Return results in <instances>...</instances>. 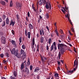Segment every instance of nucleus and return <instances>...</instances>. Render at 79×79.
<instances>
[{"mask_svg": "<svg viewBox=\"0 0 79 79\" xmlns=\"http://www.w3.org/2000/svg\"><path fill=\"white\" fill-rule=\"evenodd\" d=\"M57 47L58 50L61 49L60 52L62 55H63V53H64L65 52V50H64V47H67V46L63 44H60V43H59L58 44Z\"/></svg>", "mask_w": 79, "mask_h": 79, "instance_id": "obj_1", "label": "nucleus"}, {"mask_svg": "<svg viewBox=\"0 0 79 79\" xmlns=\"http://www.w3.org/2000/svg\"><path fill=\"white\" fill-rule=\"evenodd\" d=\"M64 6L65 9L64 7H62L64 9V10H63V9L61 8L62 11V12L63 13H64V14H66V12H65V11L67 12V13H68V14H69V10H68V7H67L66 6V5L65 4H64Z\"/></svg>", "mask_w": 79, "mask_h": 79, "instance_id": "obj_2", "label": "nucleus"}, {"mask_svg": "<svg viewBox=\"0 0 79 79\" xmlns=\"http://www.w3.org/2000/svg\"><path fill=\"white\" fill-rule=\"evenodd\" d=\"M73 69V70L75 71L77 69V66H78V61L77 60H75L74 62V67H75Z\"/></svg>", "mask_w": 79, "mask_h": 79, "instance_id": "obj_3", "label": "nucleus"}, {"mask_svg": "<svg viewBox=\"0 0 79 79\" xmlns=\"http://www.w3.org/2000/svg\"><path fill=\"white\" fill-rule=\"evenodd\" d=\"M45 7L47 10H48V9L51 10L52 7L51 6V4L50 3H48L47 2H46Z\"/></svg>", "mask_w": 79, "mask_h": 79, "instance_id": "obj_4", "label": "nucleus"}, {"mask_svg": "<svg viewBox=\"0 0 79 79\" xmlns=\"http://www.w3.org/2000/svg\"><path fill=\"white\" fill-rule=\"evenodd\" d=\"M39 5H41V4H44V5H45L46 4V1L45 0H39Z\"/></svg>", "mask_w": 79, "mask_h": 79, "instance_id": "obj_5", "label": "nucleus"}, {"mask_svg": "<svg viewBox=\"0 0 79 79\" xmlns=\"http://www.w3.org/2000/svg\"><path fill=\"white\" fill-rule=\"evenodd\" d=\"M23 72L24 73H27V75H29V70L28 68L27 67L25 68V69L23 70Z\"/></svg>", "mask_w": 79, "mask_h": 79, "instance_id": "obj_6", "label": "nucleus"}, {"mask_svg": "<svg viewBox=\"0 0 79 79\" xmlns=\"http://www.w3.org/2000/svg\"><path fill=\"white\" fill-rule=\"evenodd\" d=\"M2 40V43L3 44H6V39L3 36H2L1 38Z\"/></svg>", "mask_w": 79, "mask_h": 79, "instance_id": "obj_7", "label": "nucleus"}, {"mask_svg": "<svg viewBox=\"0 0 79 79\" xmlns=\"http://www.w3.org/2000/svg\"><path fill=\"white\" fill-rule=\"evenodd\" d=\"M41 59L43 64H45V60H47V58H46V57H45L44 56H43L41 58Z\"/></svg>", "mask_w": 79, "mask_h": 79, "instance_id": "obj_8", "label": "nucleus"}, {"mask_svg": "<svg viewBox=\"0 0 79 79\" xmlns=\"http://www.w3.org/2000/svg\"><path fill=\"white\" fill-rule=\"evenodd\" d=\"M16 49L15 48H13L11 51V53H12V55H15L16 53Z\"/></svg>", "mask_w": 79, "mask_h": 79, "instance_id": "obj_9", "label": "nucleus"}, {"mask_svg": "<svg viewBox=\"0 0 79 79\" xmlns=\"http://www.w3.org/2000/svg\"><path fill=\"white\" fill-rule=\"evenodd\" d=\"M11 43L12 44L14 45V47L16 48L17 46L16 45V42H15V41H14V40H12L11 41Z\"/></svg>", "mask_w": 79, "mask_h": 79, "instance_id": "obj_10", "label": "nucleus"}, {"mask_svg": "<svg viewBox=\"0 0 79 79\" xmlns=\"http://www.w3.org/2000/svg\"><path fill=\"white\" fill-rule=\"evenodd\" d=\"M28 27L29 29L30 30L33 29H34V26L31 23H29Z\"/></svg>", "mask_w": 79, "mask_h": 79, "instance_id": "obj_11", "label": "nucleus"}, {"mask_svg": "<svg viewBox=\"0 0 79 79\" xmlns=\"http://www.w3.org/2000/svg\"><path fill=\"white\" fill-rule=\"evenodd\" d=\"M18 58H19V55L18 54V49L16 50V53L14 54Z\"/></svg>", "mask_w": 79, "mask_h": 79, "instance_id": "obj_12", "label": "nucleus"}, {"mask_svg": "<svg viewBox=\"0 0 79 79\" xmlns=\"http://www.w3.org/2000/svg\"><path fill=\"white\" fill-rule=\"evenodd\" d=\"M39 70H40L39 68L37 67L35 69L34 72V73H38V71Z\"/></svg>", "mask_w": 79, "mask_h": 79, "instance_id": "obj_13", "label": "nucleus"}, {"mask_svg": "<svg viewBox=\"0 0 79 79\" xmlns=\"http://www.w3.org/2000/svg\"><path fill=\"white\" fill-rule=\"evenodd\" d=\"M67 74H71L72 73H74V71L73 70H67Z\"/></svg>", "mask_w": 79, "mask_h": 79, "instance_id": "obj_14", "label": "nucleus"}, {"mask_svg": "<svg viewBox=\"0 0 79 79\" xmlns=\"http://www.w3.org/2000/svg\"><path fill=\"white\" fill-rule=\"evenodd\" d=\"M15 24V22H13V20H11V23H10V26H11L12 25V26H14Z\"/></svg>", "mask_w": 79, "mask_h": 79, "instance_id": "obj_15", "label": "nucleus"}, {"mask_svg": "<svg viewBox=\"0 0 79 79\" xmlns=\"http://www.w3.org/2000/svg\"><path fill=\"white\" fill-rule=\"evenodd\" d=\"M0 3L1 5H5L6 4V2L3 1H0Z\"/></svg>", "mask_w": 79, "mask_h": 79, "instance_id": "obj_16", "label": "nucleus"}, {"mask_svg": "<svg viewBox=\"0 0 79 79\" xmlns=\"http://www.w3.org/2000/svg\"><path fill=\"white\" fill-rule=\"evenodd\" d=\"M17 6L18 8H19V10H21V7H22V4L19 3L18 5H17Z\"/></svg>", "mask_w": 79, "mask_h": 79, "instance_id": "obj_17", "label": "nucleus"}, {"mask_svg": "<svg viewBox=\"0 0 79 79\" xmlns=\"http://www.w3.org/2000/svg\"><path fill=\"white\" fill-rule=\"evenodd\" d=\"M22 57L24 59V58H26V53H24L22 56Z\"/></svg>", "mask_w": 79, "mask_h": 79, "instance_id": "obj_18", "label": "nucleus"}, {"mask_svg": "<svg viewBox=\"0 0 79 79\" xmlns=\"http://www.w3.org/2000/svg\"><path fill=\"white\" fill-rule=\"evenodd\" d=\"M6 24H9V19L8 18H7L6 19Z\"/></svg>", "mask_w": 79, "mask_h": 79, "instance_id": "obj_19", "label": "nucleus"}, {"mask_svg": "<svg viewBox=\"0 0 79 79\" xmlns=\"http://www.w3.org/2000/svg\"><path fill=\"white\" fill-rule=\"evenodd\" d=\"M31 64V62H30V60L28 59V60L27 62V65L29 66V65Z\"/></svg>", "mask_w": 79, "mask_h": 79, "instance_id": "obj_20", "label": "nucleus"}, {"mask_svg": "<svg viewBox=\"0 0 79 79\" xmlns=\"http://www.w3.org/2000/svg\"><path fill=\"white\" fill-rule=\"evenodd\" d=\"M32 45L33 46H34L35 45V38H34L32 40Z\"/></svg>", "mask_w": 79, "mask_h": 79, "instance_id": "obj_21", "label": "nucleus"}, {"mask_svg": "<svg viewBox=\"0 0 79 79\" xmlns=\"http://www.w3.org/2000/svg\"><path fill=\"white\" fill-rule=\"evenodd\" d=\"M44 37H41L40 38V42L41 43H44Z\"/></svg>", "mask_w": 79, "mask_h": 79, "instance_id": "obj_22", "label": "nucleus"}, {"mask_svg": "<svg viewBox=\"0 0 79 79\" xmlns=\"http://www.w3.org/2000/svg\"><path fill=\"white\" fill-rule=\"evenodd\" d=\"M45 16L46 17L47 19H48L49 18V14L48 13H46L45 15Z\"/></svg>", "mask_w": 79, "mask_h": 79, "instance_id": "obj_23", "label": "nucleus"}, {"mask_svg": "<svg viewBox=\"0 0 79 79\" xmlns=\"http://www.w3.org/2000/svg\"><path fill=\"white\" fill-rule=\"evenodd\" d=\"M55 32L57 36L59 37V34L58 33V31H57V30H55Z\"/></svg>", "mask_w": 79, "mask_h": 79, "instance_id": "obj_24", "label": "nucleus"}, {"mask_svg": "<svg viewBox=\"0 0 79 79\" xmlns=\"http://www.w3.org/2000/svg\"><path fill=\"white\" fill-rule=\"evenodd\" d=\"M20 51H20V55H23V53H25V52H24V51L22 49H21Z\"/></svg>", "mask_w": 79, "mask_h": 79, "instance_id": "obj_25", "label": "nucleus"}, {"mask_svg": "<svg viewBox=\"0 0 79 79\" xmlns=\"http://www.w3.org/2000/svg\"><path fill=\"white\" fill-rule=\"evenodd\" d=\"M59 74H58L57 73H56L54 74V77H59Z\"/></svg>", "mask_w": 79, "mask_h": 79, "instance_id": "obj_26", "label": "nucleus"}, {"mask_svg": "<svg viewBox=\"0 0 79 79\" xmlns=\"http://www.w3.org/2000/svg\"><path fill=\"white\" fill-rule=\"evenodd\" d=\"M13 74L15 77H16V76H17V73L16 72V71H14Z\"/></svg>", "mask_w": 79, "mask_h": 79, "instance_id": "obj_27", "label": "nucleus"}, {"mask_svg": "<svg viewBox=\"0 0 79 79\" xmlns=\"http://www.w3.org/2000/svg\"><path fill=\"white\" fill-rule=\"evenodd\" d=\"M6 24V23H5V21H3L2 23V27H3L5 26Z\"/></svg>", "mask_w": 79, "mask_h": 79, "instance_id": "obj_28", "label": "nucleus"}, {"mask_svg": "<svg viewBox=\"0 0 79 79\" xmlns=\"http://www.w3.org/2000/svg\"><path fill=\"white\" fill-rule=\"evenodd\" d=\"M28 39H30L31 37V32H28Z\"/></svg>", "mask_w": 79, "mask_h": 79, "instance_id": "obj_29", "label": "nucleus"}, {"mask_svg": "<svg viewBox=\"0 0 79 79\" xmlns=\"http://www.w3.org/2000/svg\"><path fill=\"white\" fill-rule=\"evenodd\" d=\"M61 52H59L58 55V56L59 57V59H60V58H61Z\"/></svg>", "mask_w": 79, "mask_h": 79, "instance_id": "obj_30", "label": "nucleus"}, {"mask_svg": "<svg viewBox=\"0 0 79 79\" xmlns=\"http://www.w3.org/2000/svg\"><path fill=\"white\" fill-rule=\"evenodd\" d=\"M52 39L51 38H49L48 40V43L49 44H51L52 43Z\"/></svg>", "mask_w": 79, "mask_h": 79, "instance_id": "obj_31", "label": "nucleus"}, {"mask_svg": "<svg viewBox=\"0 0 79 79\" xmlns=\"http://www.w3.org/2000/svg\"><path fill=\"white\" fill-rule=\"evenodd\" d=\"M22 48L23 50H25L26 49V46L24 45V44H23L22 45Z\"/></svg>", "mask_w": 79, "mask_h": 79, "instance_id": "obj_32", "label": "nucleus"}, {"mask_svg": "<svg viewBox=\"0 0 79 79\" xmlns=\"http://www.w3.org/2000/svg\"><path fill=\"white\" fill-rule=\"evenodd\" d=\"M54 48V46L53 45H52L51 47V51H52V50H53Z\"/></svg>", "mask_w": 79, "mask_h": 79, "instance_id": "obj_33", "label": "nucleus"}, {"mask_svg": "<svg viewBox=\"0 0 79 79\" xmlns=\"http://www.w3.org/2000/svg\"><path fill=\"white\" fill-rule=\"evenodd\" d=\"M19 42L20 43H21V42H22V37H20L19 38Z\"/></svg>", "mask_w": 79, "mask_h": 79, "instance_id": "obj_34", "label": "nucleus"}, {"mask_svg": "<svg viewBox=\"0 0 79 79\" xmlns=\"http://www.w3.org/2000/svg\"><path fill=\"white\" fill-rule=\"evenodd\" d=\"M25 34L26 36H27V31L26 30H25Z\"/></svg>", "mask_w": 79, "mask_h": 79, "instance_id": "obj_35", "label": "nucleus"}, {"mask_svg": "<svg viewBox=\"0 0 79 79\" xmlns=\"http://www.w3.org/2000/svg\"><path fill=\"white\" fill-rule=\"evenodd\" d=\"M17 20L18 21H19L20 19H19V15H17Z\"/></svg>", "mask_w": 79, "mask_h": 79, "instance_id": "obj_36", "label": "nucleus"}, {"mask_svg": "<svg viewBox=\"0 0 79 79\" xmlns=\"http://www.w3.org/2000/svg\"><path fill=\"white\" fill-rule=\"evenodd\" d=\"M5 18H6V16H5V15H2V19H5Z\"/></svg>", "mask_w": 79, "mask_h": 79, "instance_id": "obj_37", "label": "nucleus"}, {"mask_svg": "<svg viewBox=\"0 0 79 79\" xmlns=\"http://www.w3.org/2000/svg\"><path fill=\"white\" fill-rule=\"evenodd\" d=\"M3 69V66L1 64H0V69Z\"/></svg>", "mask_w": 79, "mask_h": 79, "instance_id": "obj_38", "label": "nucleus"}, {"mask_svg": "<svg viewBox=\"0 0 79 79\" xmlns=\"http://www.w3.org/2000/svg\"><path fill=\"white\" fill-rule=\"evenodd\" d=\"M10 7H12L13 6V3L11 2V1H10Z\"/></svg>", "mask_w": 79, "mask_h": 79, "instance_id": "obj_39", "label": "nucleus"}, {"mask_svg": "<svg viewBox=\"0 0 79 79\" xmlns=\"http://www.w3.org/2000/svg\"><path fill=\"white\" fill-rule=\"evenodd\" d=\"M6 55L7 57H9L10 56H9V54H8V53L7 52L6 53Z\"/></svg>", "mask_w": 79, "mask_h": 79, "instance_id": "obj_40", "label": "nucleus"}, {"mask_svg": "<svg viewBox=\"0 0 79 79\" xmlns=\"http://www.w3.org/2000/svg\"><path fill=\"white\" fill-rule=\"evenodd\" d=\"M30 69L31 70H32V68H33V67L32 66V65H31L30 66Z\"/></svg>", "mask_w": 79, "mask_h": 79, "instance_id": "obj_41", "label": "nucleus"}, {"mask_svg": "<svg viewBox=\"0 0 79 79\" xmlns=\"http://www.w3.org/2000/svg\"><path fill=\"white\" fill-rule=\"evenodd\" d=\"M10 78L11 79H16V78H15V77H13L12 76H11L10 77Z\"/></svg>", "mask_w": 79, "mask_h": 79, "instance_id": "obj_42", "label": "nucleus"}, {"mask_svg": "<svg viewBox=\"0 0 79 79\" xmlns=\"http://www.w3.org/2000/svg\"><path fill=\"white\" fill-rule=\"evenodd\" d=\"M4 69L5 70H6L7 69V66L6 65L4 66Z\"/></svg>", "mask_w": 79, "mask_h": 79, "instance_id": "obj_43", "label": "nucleus"}, {"mask_svg": "<svg viewBox=\"0 0 79 79\" xmlns=\"http://www.w3.org/2000/svg\"><path fill=\"white\" fill-rule=\"evenodd\" d=\"M69 22H70V23L71 24V25H73V23H72V22H71V20L70 19H69Z\"/></svg>", "mask_w": 79, "mask_h": 79, "instance_id": "obj_44", "label": "nucleus"}, {"mask_svg": "<svg viewBox=\"0 0 79 79\" xmlns=\"http://www.w3.org/2000/svg\"><path fill=\"white\" fill-rule=\"evenodd\" d=\"M0 56L1 58H3L4 56L3 54H1Z\"/></svg>", "mask_w": 79, "mask_h": 79, "instance_id": "obj_45", "label": "nucleus"}, {"mask_svg": "<svg viewBox=\"0 0 79 79\" xmlns=\"http://www.w3.org/2000/svg\"><path fill=\"white\" fill-rule=\"evenodd\" d=\"M57 69L58 71H60V67H59V65H58V67H57Z\"/></svg>", "mask_w": 79, "mask_h": 79, "instance_id": "obj_46", "label": "nucleus"}, {"mask_svg": "<svg viewBox=\"0 0 79 79\" xmlns=\"http://www.w3.org/2000/svg\"><path fill=\"white\" fill-rule=\"evenodd\" d=\"M27 15L28 17H29L30 16V13H29V12H28L27 13Z\"/></svg>", "mask_w": 79, "mask_h": 79, "instance_id": "obj_47", "label": "nucleus"}, {"mask_svg": "<svg viewBox=\"0 0 79 79\" xmlns=\"http://www.w3.org/2000/svg\"><path fill=\"white\" fill-rule=\"evenodd\" d=\"M51 77L50 76H48L47 77V79H50Z\"/></svg>", "mask_w": 79, "mask_h": 79, "instance_id": "obj_48", "label": "nucleus"}, {"mask_svg": "<svg viewBox=\"0 0 79 79\" xmlns=\"http://www.w3.org/2000/svg\"><path fill=\"white\" fill-rule=\"evenodd\" d=\"M12 33L13 35L15 34V31H14V30H12Z\"/></svg>", "mask_w": 79, "mask_h": 79, "instance_id": "obj_49", "label": "nucleus"}, {"mask_svg": "<svg viewBox=\"0 0 79 79\" xmlns=\"http://www.w3.org/2000/svg\"><path fill=\"white\" fill-rule=\"evenodd\" d=\"M48 45H47L46 46V49L47 50H48Z\"/></svg>", "mask_w": 79, "mask_h": 79, "instance_id": "obj_50", "label": "nucleus"}, {"mask_svg": "<svg viewBox=\"0 0 79 79\" xmlns=\"http://www.w3.org/2000/svg\"><path fill=\"white\" fill-rule=\"evenodd\" d=\"M40 35H42V31H41V30H40Z\"/></svg>", "mask_w": 79, "mask_h": 79, "instance_id": "obj_51", "label": "nucleus"}, {"mask_svg": "<svg viewBox=\"0 0 79 79\" xmlns=\"http://www.w3.org/2000/svg\"><path fill=\"white\" fill-rule=\"evenodd\" d=\"M53 46H56V43L55 42H54L53 43Z\"/></svg>", "mask_w": 79, "mask_h": 79, "instance_id": "obj_52", "label": "nucleus"}, {"mask_svg": "<svg viewBox=\"0 0 79 79\" xmlns=\"http://www.w3.org/2000/svg\"><path fill=\"white\" fill-rule=\"evenodd\" d=\"M23 68H24V66H21V70H23Z\"/></svg>", "mask_w": 79, "mask_h": 79, "instance_id": "obj_53", "label": "nucleus"}, {"mask_svg": "<svg viewBox=\"0 0 79 79\" xmlns=\"http://www.w3.org/2000/svg\"><path fill=\"white\" fill-rule=\"evenodd\" d=\"M26 21H27V22H29V19H28V18L27 17H26Z\"/></svg>", "mask_w": 79, "mask_h": 79, "instance_id": "obj_54", "label": "nucleus"}, {"mask_svg": "<svg viewBox=\"0 0 79 79\" xmlns=\"http://www.w3.org/2000/svg\"><path fill=\"white\" fill-rule=\"evenodd\" d=\"M46 28H47V29H48V31H49V28H48V26H46Z\"/></svg>", "mask_w": 79, "mask_h": 79, "instance_id": "obj_55", "label": "nucleus"}, {"mask_svg": "<svg viewBox=\"0 0 79 79\" xmlns=\"http://www.w3.org/2000/svg\"><path fill=\"white\" fill-rule=\"evenodd\" d=\"M71 30L73 32H74V29H73V28H71Z\"/></svg>", "mask_w": 79, "mask_h": 79, "instance_id": "obj_56", "label": "nucleus"}, {"mask_svg": "<svg viewBox=\"0 0 79 79\" xmlns=\"http://www.w3.org/2000/svg\"><path fill=\"white\" fill-rule=\"evenodd\" d=\"M25 24L26 26H27V21L25 22Z\"/></svg>", "mask_w": 79, "mask_h": 79, "instance_id": "obj_57", "label": "nucleus"}, {"mask_svg": "<svg viewBox=\"0 0 79 79\" xmlns=\"http://www.w3.org/2000/svg\"><path fill=\"white\" fill-rule=\"evenodd\" d=\"M60 32L61 33V34H63V30H60Z\"/></svg>", "mask_w": 79, "mask_h": 79, "instance_id": "obj_58", "label": "nucleus"}, {"mask_svg": "<svg viewBox=\"0 0 79 79\" xmlns=\"http://www.w3.org/2000/svg\"><path fill=\"white\" fill-rule=\"evenodd\" d=\"M2 19L1 17H0V23H2Z\"/></svg>", "mask_w": 79, "mask_h": 79, "instance_id": "obj_59", "label": "nucleus"}, {"mask_svg": "<svg viewBox=\"0 0 79 79\" xmlns=\"http://www.w3.org/2000/svg\"><path fill=\"white\" fill-rule=\"evenodd\" d=\"M54 49L55 50H56L57 48H56V46H54Z\"/></svg>", "mask_w": 79, "mask_h": 79, "instance_id": "obj_60", "label": "nucleus"}, {"mask_svg": "<svg viewBox=\"0 0 79 79\" xmlns=\"http://www.w3.org/2000/svg\"><path fill=\"white\" fill-rule=\"evenodd\" d=\"M32 8L33 10L35 9V7H34L33 4L32 5Z\"/></svg>", "mask_w": 79, "mask_h": 79, "instance_id": "obj_61", "label": "nucleus"}, {"mask_svg": "<svg viewBox=\"0 0 79 79\" xmlns=\"http://www.w3.org/2000/svg\"><path fill=\"white\" fill-rule=\"evenodd\" d=\"M41 30L42 31V33L44 32V29L43 28L41 29Z\"/></svg>", "mask_w": 79, "mask_h": 79, "instance_id": "obj_62", "label": "nucleus"}, {"mask_svg": "<svg viewBox=\"0 0 79 79\" xmlns=\"http://www.w3.org/2000/svg\"><path fill=\"white\" fill-rule=\"evenodd\" d=\"M3 62L4 63H6V61L5 60H3Z\"/></svg>", "mask_w": 79, "mask_h": 79, "instance_id": "obj_63", "label": "nucleus"}, {"mask_svg": "<svg viewBox=\"0 0 79 79\" xmlns=\"http://www.w3.org/2000/svg\"><path fill=\"white\" fill-rule=\"evenodd\" d=\"M57 62L58 64H59V65H60V62L58 61Z\"/></svg>", "mask_w": 79, "mask_h": 79, "instance_id": "obj_64", "label": "nucleus"}]
</instances>
